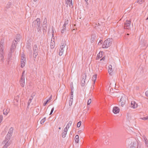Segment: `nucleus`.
Instances as JSON below:
<instances>
[{"label": "nucleus", "mask_w": 148, "mask_h": 148, "mask_svg": "<svg viewBox=\"0 0 148 148\" xmlns=\"http://www.w3.org/2000/svg\"><path fill=\"white\" fill-rule=\"evenodd\" d=\"M67 48V46H66L65 41L64 40L62 41L59 51V55L61 56L63 54L64 51L66 50Z\"/></svg>", "instance_id": "f257e3e1"}, {"label": "nucleus", "mask_w": 148, "mask_h": 148, "mask_svg": "<svg viewBox=\"0 0 148 148\" xmlns=\"http://www.w3.org/2000/svg\"><path fill=\"white\" fill-rule=\"evenodd\" d=\"M32 26L35 27H37L38 31L40 30L41 27L40 26V19L38 18L35 20L32 23Z\"/></svg>", "instance_id": "f03ea898"}, {"label": "nucleus", "mask_w": 148, "mask_h": 148, "mask_svg": "<svg viewBox=\"0 0 148 148\" xmlns=\"http://www.w3.org/2000/svg\"><path fill=\"white\" fill-rule=\"evenodd\" d=\"M112 43V39L110 38L106 40L103 44L102 47L103 48H106L110 47Z\"/></svg>", "instance_id": "7ed1b4c3"}, {"label": "nucleus", "mask_w": 148, "mask_h": 148, "mask_svg": "<svg viewBox=\"0 0 148 148\" xmlns=\"http://www.w3.org/2000/svg\"><path fill=\"white\" fill-rule=\"evenodd\" d=\"M25 71H24L23 72L21 77L20 81V84L22 87H24L25 85Z\"/></svg>", "instance_id": "20e7f679"}, {"label": "nucleus", "mask_w": 148, "mask_h": 148, "mask_svg": "<svg viewBox=\"0 0 148 148\" xmlns=\"http://www.w3.org/2000/svg\"><path fill=\"white\" fill-rule=\"evenodd\" d=\"M11 143V141L5 139L3 141L2 143V144L3 145L2 148H7Z\"/></svg>", "instance_id": "39448f33"}, {"label": "nucleus", "mask_w": 148, "mask_h": 148, "mask_svg": "<svg viewBox=\"0 0 148 148\" xmlns=\"http://www.w3.org/2000/svg\"><path fill=\"white\" fill-rule=\"evenodd\" d=\"M127 99V97L124 95H123L122 96L120 100V103H121V106L122 107H123Z\"/></svg>", "instance_id": "423d86ee"}, {"label": "nucleus", "mask_w": 148, "mask_h": 148, "mask_svg": "<svg viewBox=\"0 0 148 148\" xmlns=\"http://www.w3.org/2000/svg\"><path fill=\"white\" fill-rule=\"evenodd\" d=\"M131 21L127 20L124 23V29H129L130 28Z\"/></svg>", "instance_id": "0eeeda50"}, {"label": "nucleus", "mask_w": 148, "mask_h": 148, "mask_svg": "<svg viewBox=\"0 0 148 148\" xmlns=\"http://www.w3.org/2000/svg\"><path fill=\"white\" fill-rule=\"evenodd\" d=\"M86 74L84 73L82 75V78L81 80V85L82 86H84L85 84V80L86 78Z\"/></svg>", "instance_id": "6e6552de"}, {"label": "nucleus", "mask_w": 148, "mask_h": 148, "mask_svg": "<svg viewBox=\"0 0 148 148\" xmlns=\"http://www.w3.org/2000/svg\"><path fill=\"white\" fill-rule=\"evenodd\" d=\"M38 49L37 45H35L33 47V54L34 57L36 58L37 56L38 55Z\"/></svg>", "instance_id": "1a4fd4ad"}, {"label": "nucleus", "mask_w": 148, "mask_h": 148, "mask_svg": "<svg viewBox=\"0 0 148 148\" xmlns=\"http://www.w3.org/2000/svg\"><path fill=\"white\" fill-rule=\"evenodd\" d=\"M12 133L13 130H9L5 137V139L10 140V138L12 136Z\"/></svg>", "instance_id": "9d476101"}, {"label": "nucleus", "mask_w": 148, "mask_h": 148, "mask_svg": "<svg viewBox=\"0 0 148 148\" xmlns=\"http://www.w3.org/2000/svg\"><path fill=\"white\" fill-rule=\"evenodd\" d=\"M17 44V42H16V40H14L12 42V45L10 49L11 51V52H13L14 49L16 48Z\"/></svg>", "instance_id": "9b49d317"}, {"label": "nucleus", "mask_w": 148, "mask_h": 148, "mask_svg": "<svg viewBox=\"0 0 148 148\" xmlns=\"http://www.w3.org/2000/svg\"><path fill=\"white\" fill-rule=\"evenodd\" d=\"M130 106L133 108H135L137 107V104H136L134 101H132L131 103Z\"/></svg>", "instance_id": "f8f14e48"}, {"label": "nucleus", "mask_w": 148, "mask_h": 148, "mask_svg": "<svg viewBox=\"0 0 148 148\" xmlns=\"http://www.w3.org/2000/svg\"><path fill=\"white\" fill-rule=\"evenodd\" d=\"M112 111L114 113L116 114L119 112V109L118 107H115L113 108Z\"/></svg>", "instance_id": "ddd939ff"}, {"label": "nucleus", "mask_w": 148, "mask_h": 148, "mask_svg": "<svg viewBox=\"0 0 148 148\" xmlns=\"http://www.w3.org/2000/svg\"><path fill=\"white\" fill-rule=\"evenodd\" d=\"M72 123V121H70L64 130H68L70 126L71 125Z\"/></svg>", "instance_id": "4468645a"}, {"label": "nucleus", "mask_w": 148, "mask_h": 148, "mask_svg": "<svg viewBox=\"0 0 148 148\" xmlns=\"http://www.w3.org/2000/svg\"><path fill=\"white\" fill-rule=\"evenodd\" d=\"M97 75L96 74L94 75L92 77V80L93 81V84L95 83V81L97 78Z\"/></svg>", "instance_id": "2eb2a0df"}, {"label": "nucleus", "mask_w": 148, "mask_h": 148, "mask_svg": "<svg viewBox=\"0 0 148 148\" xmlns=\"http://www.w3.org/2000/svg\"><path fill=\"white\" fill-rule=\"evenodd\" d=\"M67 130H64L63 132L62 133V138H64L66 136V135L67 134Z\"/></svg>", "instance_id": "dca6fc26"}, {"label": "nucleus", "mask_w": 148, "mask_h": 148, "mask_svg": "<svg viewBox=\"0 0 148 148\" xmlns=\"http://www.w3.org/2000/svg\"><path fill=\"white\" fill-rule=\"evenodd\" d=\"M9 109H4L3 110V114L6 116L8 114V113L9 112Z\"/></svg>", "instance_id": "f3484780"}, {"label": "nucleus", "mask_w": 148, "mask_h": 148, "mask_svg": "<svg viewBox=\"0 0 148 148\" xmlns=\"http://www.w3.org/2000/svg\"><path fill=\"white\" fill-rule=\"evenodd\" d=\"M73 97L72 96L70 97V98L69 103V105L70 106H71L72 104V103L73 101Z\"/></svg>", "instance_id": "a211bd4d"}, {"label": "nucleus", "mask_w": 148, "mask_h": 148, "mask_svg": "<svg viewBox=\"0 0 148 148\" xmlns=\"http://www.w3.org/2000/svg\"><path fill=\"white\" fill-rule=\"evenodd\" d=\"M52 40H51V42L50 43V47L51 48V49H53L54 48L55 46V43L54 42V41H53V42H52Z\"/></svg>", "instance_id": "6ab92c4d"}, {"label": "nucleus", "mask_w": 148, "mask_h": 148, "mask_svg": "<svg viewBox=\"0 0 148 148\" xmlns=\"http://www.w3.org/2000/svg\"><path fill=\"white\" fill-rule=\"evenodd\" d=\"M75 141L76 143H78L79 141V136L77 135L75 137Z\"/></svg>", "instance_id": "aec40b11"}, {"label": "nucleus", "mask_w": 148, "mask_h": 148, "mask_svg": "<svg viewBox=\"0 0 148 148\" xmlns=\"http://www.w3.org/2000/svg\"><path fill=\"white\" fill-rule=\"evenodd\" d=\"M95 39V36L94 35H92L90 38V42H93Z\"/></svg>", "instance_id": "412c9836"}, {"label": "nucleus", "mask_w": 148, "mask_h": 148, "mask_svg": "<svg viewBox=\"0 0 148 148\" xmlns=\"http://www.w3.org/2000/svg\"><path fill=\"white\" fill-rule=\"evenodd\" d=\"M112 65H109L108 66V72L110 74L112 72Z\"/></svg>", "instance_id": "4be33fe9"}, {"label": "nucleus", "mask_w": 148, "mask_h": 148, "mask_svg": "<svg viewBox=\"0 0 148 148\" xmlns=\"http://www.w3.org/2000/svg\"><path fill=\"white\" fill-rule=\"evenodd\" d=\"M144 140L145 141L146 146L148 147V140L147 138L145 137L144 138Z\"/></svg>", "instance_id": "5701e85b"}, {"label": "nucleus", "mask_w": 148, "mask_h": 148, "mask_svg": "<svg viewBox=\"0 0 148 148\" xmlns=\"http://www.w3.org/2000/svg\"><path fill=\"white\" fill-rule=\"evenodd\" d=\"M21 68H23L25 66V61H21Z\"/></svg>", "instance_id": "b1692460"}, {"label": "nucleus", "mask_w": 148, "mask_h": 148, "mask_svg": "<svg viewBox=\"0 0 148 148\" xmlns=\"http://www.w3.org/2000/svg\"><path fill=\"white\" fill-rule=\"evenodd\" d=\"M20 36L19 35H17L16 36V38L14 40H16V41H19L20 40Z\"/></svg>", "instance_id": "393cba45"}, {"label": "nucleus", "mask_w": 148, "mask_h": 148, "mask_svg": "<svg viewBox=\"0 0 148 148\" xmlns=\"http://www.w3.org/2000/svg\"><path fill=\"white\" fill-rule=\"evenodd\" d=\"M12 3L11 2H8L6 6V8L7 9H8L10 8L11 6Z\"/></svg>", "instance_id": "a878e982"}, {"label": "nucleus", "mask_w": 148, "mask_h": 148, "mask_svg": "<svg viewBox=\"0 0 148 148\" xmlns=\"http://www.w3.org/2000/svg\"><path fill=\"white\" fill-rule=\"evenodd\" d=\"M133 145V143H131L130 145H129L127 147V148H135V147L134 146H133L132 145Z\"/></svg>", "instance_id": "bb28decb"}, {"label": "nucleus", "mask_w": 148, "mask_h": 148, "mask_svg": "<svg viewBox=\"0 0 148 148\" xmlns=\"http://www.w3.org/2000/svg\"><path fill=\"white\" fill-rule=\"evenodd\" d=\"M46 121V117H44L43 119H42L40 121V123L41 124H43Z\"/></svg>", "instance_id": "cd10ccee"}, {"label": "nucleus", "mask_w": 148, "mask_h": 148, "mask_svg": "<svg viewBox=\"0 0 148 148\" xmlns=\"http://www.w3.org/2000/svg\"><path fill=\"white\" fill-rule=\"evenodd\" d=\"M145 0H138L137 3L139 4H141Z\"/></svg>", "instance_id": "c85d7f7f"}, {"label": "nucleus", "mask_w": 148, "mask_h": 148, "mask_svg": "<svg viewBox=\"0 0 148 148\" xmlns=\"http://www.w3.org/2000/svg\"><path fill=\"white\" fill-rule=\"evenodd\" d=\"M0 51H3V45L1 43L0 45Z\"/></svg>", "instance_id": "c756f323"}, {"label": "nucleus", "mask_w": 148, "mask_h": 148, "mask_svg": "<svg viewBox=\"0 0 148 148\" xmlns=\"http://www.w3.org/2000/svg\"><path fill=\"white\" fill-rule=\"evenodd\" d=\"M12 53L11 51L10 52L9 54H8V59L9 60H10L11 58V56H12Z\"/></svg>", "instance_id": "7c9ffc66"}, {"label": "nucleus", "mask_w": 148, "mask_h": 148, "mask_svg": "<svg viewBox=\"0 0 148 148\" xmlns=\"http://www.w3.org/2000/svg\"><path fill=\"white\" fill-rule=\"evenodd\" d=\"M69 22V20L68 19H66L65 21L64 25H66L68 24Z\"/></svg>", "instance_id": "2f4dec72"}, {"label": "nucleus", "mask_w": 148, "mask_h": 148, "mask_svg": "<svg viewBox=\"0 0 148 148\" xmlns=\"http://www.w3.org/2000/svg\"><path fill=\"white\" fill-rule=\"evenodd\" d=\"M21 61H26V59L23 56H21Z\"/></svg>", "instance_id": "473e14b6"}, {"label": "nucleus", "mask_w": 148, "mask_h": 148, "mask_svg": "<svg viewBox=\"0 0 148 148\" xmlns=\"http://www.w3.org/2000/svg\"><path fill=\"white\" fill-rule=\"evenodd\" d=\"M19 96H17L14 99V100L15 101H16V102H18V99H19Z\"/></svg>", "instance_id": "72a5a7b5"}, {"label": "nucleus", "mask_w": 148, "mask_h": 148, "mask_svg": "<svg viewBox=\"0 0 148 148\" xmlns=\"http://www.w3.org/2000/svg\"><path fill=\"white\" fill-rule=\"evenodd\" d=\"M47 23V21H46V23H45V24H44L43 25V27H44V29H45L47 28V25L46 23Z\"/></svg>", "instance_id": "f704fd0d"}, {"label": "nucleus", "mask_w": 148, "mask_h": 148, "mask_svg": "<svg viewBox=\"0 0 148 148\" xmlns=\"http://www.w3.org/2000/svg\"><path fill=\"white\" fill-rule=\"evenodd\" d=\"M81 123L82 122L81 121H79L77 123V127H79L80 126L81 124Z\"/></svg>", "instance_id": "c9c22d12"}, {"label": "nucleus", "mask_w": 148, "mask_h": 148, "mask_svg": "<svg viewBox=\"0 0 148 148\" xmlns=\"http://www.w3.org/2000/svg\"><path fill=\"white\" fill-rule=\"evenodd\" d=\"M91 99H90L88 101L87 103V105H90V103H91Z\"/></svg>", "instance_id": "e433bc0d"}, {"label": "nucleus", "mask_w": 148, "mask_h": 148, "mask_svg": "<svg viewBox=\"0 0 148 148\" xmlns=\"http://www.w3.org/2000/svg\"><path fill=\"white\" fill-rule=\"evenodd\" d=\"M72 1V0H66V4H67V5H66L67 6L68 5V3H69V2H70V1Z\"/></svg>", "instance_id": "4c0bfd02"}, {"label": "nucleus", "mask_w": 148, "mask_h": 148, "mask_svg": "<svg viewBox=\"0 0 148 148\" xmlns=\"http://www.w3.org/2000/svg\"><path fill=\"white\" fill-rule=\"evenodd\" d=\"M49 102V100H47L45 102H44V103L43 104V105L44 106H45L46 105V104H47V103Z\"/></svg>", "instance_id": "58836bf2"}, {"label": "nucleus", "mask_w": 148, "mask_h": 148, "mask_svg": "<svg viewBox=\"0 0 148 148\" xmlns=\"http://www.w3.org/2000/svg\"><path fill=\"white\" fill-rule=\"evenodd\" d=\"M54 108L53 107V108L52 109H51V112H50V113L49 114V115H51L52 114V113L53 112V111H54Z\"/></svg>", "instance_id": "ea45409f"}, {"label": "nucleus", "mask_w": 148, "mask_h": 148, "mask_svg": "<svg viewBox=\"0 0 148 148\" xmlns=\"http://www.w3.org/2000/svg\"><path fill=\"white\" fill-rule=\"evenodd\" d=\"M69 4V6L71 7V5H73V3L72 1H70V2H69V3H68V4Z\"/></svg>", "instance_id": "a19ab883"}, {"label": "nucleus", "mask_w": 148, "mask_h": 148, "mask_svg": "<svg viewBox=\"0 0 148 148\" xmlns=\"http://www.w3.org/2000/svg\"><path fill=\"white\" fill-rule=\"evenodd\" d=\"M142 119L143 120H148V116L143 118Z\"/></svg>", "instance_id": "79ce46f5"}, {"label": "nucleus", "mask_w": 148, "mask_h": 148, "mask_svg": "<svg viewBox=\"0 0 148 148\" xmlns=\"http://www.w3.org/2000/svg\"><path fill=\"white\" fill-rule=\"evenodd\" d=\"M3 119V116L2 115H0V123H1V121Z\"/></svg>", "instance_id": "37998d69"}, {"label": "nucleus", "mask_w": 148, "mask_h": 148, "mask_svg": "<svg viewBox=\"0 0 148 148\" xmlns=\"http://www.w3.org/2000/svg\"><path fill=\"white\" fill-rule=\"evenodd\" d=\"M71 96H72L73 97V89H71Z\"/></svg>", "instance_id": "c03bdc74"}, {"label": "nucleus", "mask_w": 148, "mask_h": 148, "mask_svg": "<svg viewBox=\"0 0 148 148\" xmlns=\"http://www.w3.org/2000/svg\"><path fill=\"white\" fill-rule=\"evenodd\" d=\"M65 29H62L61 31V33L63 34L65 32Z\"/></svg>", "instance_id": "a18cd8bd"}, {"label": "nucleus", "mask_w": 148, "mask_h": 148, "mask_svg": "<svg viewBox=\"0 0 148 148\" xmlns=\"http://www.w3.org/2000/svg\"><path fill=\"white\" fill-rule=\"evenodd\" d=\"M102 56H100V54H98L97 55V57H98L99 58H100Z\"/></svg>", "instance_id": "49530a36"}, {"label": "nucleus", "mask_w": 148, "mask_h": 148, "mask_svg": "<svg viewBox=\"0 0 148 148\" xmlns=\"http://www.w3.org/2000/svg\"><path fill=\"white\" fill-rule=\"evenodd\" d=\"M145 94L146 96L148 97V90L145 92Z\"/></svg>", "instance_id": "de8ad7c7"}, {"label": "nucleus", "mask_w": 148, "mask_h": 148, "mask_svg": "<svg viewBox=\"0 0 148 148\" xmlns=\"http://www.w3.org/2000/svg\"><path fill=\"white\" fill-rule=\"evenodd\" d=\"M52 98V96L51 95L50 97L49 98V99H47V100H49V101H50Z\"/></svg>", "instance_id": "09e8293b"}, {"label": "nucleus", "mask_w": 148, "mask_h": 148, "mask_svg": "<svg viewBox=\"0 0 148 148\" xmlns=\"http://www.w3.org/2000/svg\"><path fill=\"white\" fill-rule=\"evenodd\" d=\"M103 42V41L102 40H100L98 44L99 45L100 44H101Z\"/></svg>", "instance_id": "8fccbe9b"}, {"label": "nucleus", "mask_w": 148, "mask_h": 148, "mask_svg": "<svg viewBox=\"0 0 148 148\" xmlns=\"http://www.w3.org/2000/svg\"><path fill=\"white\" fill-rule=\"evenodd\" d=\"M105 56H104L100 60L101 61L102 60H105Z\"/></svg>", "instance_id": "3c124183"}, {"label": "nucleus", "mask_w": 148, "mask_h": 148, "mask_svg": "<svg viewBox=\"0 0 148 148\" xmlns=\"http://www.w3.org/2000/svg\"><path fill=\"white\" fill-rule=\"evenodd\" d=\"M31 100H32V99H29V100L28 102V105L30 104V103L31 102Z\"/></svg>", "instance_id": "603ef678"}, {"label": "nucleus", "mask_w": 148, "mask_h": 148, "mask_svg": "<svg viewBox=\"0 0 148 148\" xmlns=\"http://www.w3.org/2000/svg\"><path fill=\"white\" fill-rule=\"evenodd\" d=\"M0 55H3V51H0Z\"/></svg>", "instance_id": "864d4df0"}, {"label": "nucleus", "mask_w": 148, "mask_h": 148, "mask_svg": "<svg viewBox=\"0 0 148 148\" xmlns=\"http://www.w3.org/2000/svg\"><path fill=\"white\" fill-rule=\"evenodd\" d=\"M66 25H64L63 26V29H66Z\"/></svg>", "instance_id": "5fc2aeb1"}, {"label": "nucleus", "mask_w": 148, "mask_h": 148, "mask_svg": "<svg viewBox=\"0 0 148 148\" xmlns=\"http://www.w3.org/2000/svg\"><path fill=\"white\" fill-rule=\"evenodd\" d=\"M4 60V58H2L1 59V61L3 62Z\"/></svg>", "instance_id": "6e6d98bb"}, {"label": "nucleus", "mask_w": 148, "mask_h": 148, "mask_svg": "<svg viewBox=\"0 0 148 148\" xmlns=\"http://www.w3.org/2000/svg\"><path fill=\"white\" fill-rule=\"evenodd\" d=\"M1 56H0V57L1 58H4V57H3V55H0Z\"/></svg>", "instance_id": "4d7b16f0"}, {"label": "nucleus", "mask_w": 148, "mask_h": 148, "mask_svg": "<svg viewBox=\"0 0 148 148\" xmlns=\"http://www.w3.org/2000/svg\"><path fill=\"white\" fill-rule=\"evenodd\" d=\"M9 129V127H6L5 128V130H7L8 129Z\"/></svg>", "instance_id": "13d9d810"}, {"label": "nucleus", "mask_w": 148, "mask_h": 148, "mask_svg": "<svg viewBox=\"0 0 148 148\" xmlns=\"http://www.w3.org/2000/svg\"><path fill=\"white\" fill-rule=\"evenodd\" d=\"M81 130H79V131L78 132V134H79V133H81Z\"/></svg>", "instance_id": "bf43d9fd"}, {"label": "nucleus", "mask_w": 148, "mask_h": 148, "mask_svg": "<svg viewBox=\"0 0 148 148\" xmlns=\"http://www.w3.org/2000/svg\"><path fill=\"white\" fill-rule=\"evenodd\" d=\"M86 2H87V1L88 0H84Z\"/></svg>", "instance_id": "052dcab7"}, {"label": "nucleus", "mask_w": 148, "mask_h": 148, "mask_svg": "<svg viewBox=\"0 0 148 148\" xmlns=\"http://www.w3.org/2000/svg\"><path fill=\"white\" fill-rule=\"evenodd\" d=\"M148 20V17H147V18L146 19V20Z\"/></svg>", "instance_id": "680f3d73"}, {"label": "nucleus", "mask_w": 148, "mask_h": 148, "mask_svg": "<svg viewBox=\"0 0 148 148\" xmlns=\"http://www.w3.org/2000/svg\"><path fill=\"white\" fill-rule=\"evenodd\" d=\"M73 87V86H72V87L71 88V89H73V87Z\"/></svg>", "instance_id": "e2e57ef3"}, {"label": "nucleus", "mask_w": 148, "mask_h": 148, "mask_svg": "<svg viewBox=\"0 0 148 148\" xmlns=\"http://www.w3.org/2000/svg\"><path fill=\"white\" fill-rule=\"evenodd\" d=\"M37 0H34V1H36Z\"/></svg>", "instance_id": "0e129e2a"}, {"label": "nucleus", "mask_w": 148, "mask_h": 148, "mask_svg": "<svg viewBox=\"0 0 148 148\" xmlns=\"http://www.w3.org/2000/svg\"><path fill=\"white\" fill-rule=\"evenodd\" d=\"M12 127H11V128H10L9 129V130H11V129H12Z\"/></svg>", "instance_id": "69168bd1"}, {"label": "nucleus", "mask_w": 148, "mask_h": 148, "mask_svg": "<svg viewBox=\"0 0 148 148\" xmlns=\"http://www.w3.org/2000/svg\"><path fill=\"white\" fill-rule=\"evenodd\" d=\"M61 129V127H59V129Z\"/></svg>", "instance_id": "338daca9"}, {"label": "nucleus", "mask_w": 148, "mask_h": 148, "mask_svg": "<svg viewBox=\"0 0 148 148\" xmlns=\"http://www.w3.org/2000/svg\"><path fill=\"white\" fill-rule=\"evenodd\" d=\"M127 35H129V34H127Z\"/></svg>", "instance_id": "774afa93"}]
</instances>
